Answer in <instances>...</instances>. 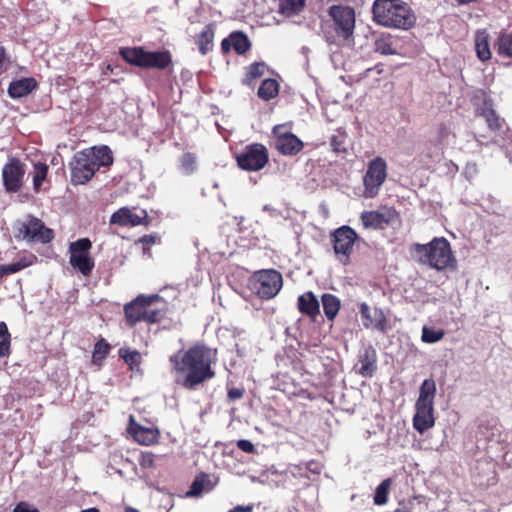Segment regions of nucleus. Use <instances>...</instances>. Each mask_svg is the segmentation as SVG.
<instances>
[{"mask_svg":"<svg viewBox=\"0 0 512 512\" xmlns=\"http://www.w3.org/2000/svg\"><path fill=\"white\" fill-rule=\"evenodd\" d=\"M169 363L175 383L186 390H194L216 375L212 368L211 349L201 343L172 354Z\"/></svg>","mask_w":512,"mask_h":512,"instance_id":"nucleus-1","label":"nucleus"},{"mask_svg":"<svg viewBox=\"0 0 512 512\" xmlns=\"http://www.w3.org/2000/svg\"><path fill=\"white\" fill-rule=\"evenodd\" d=\"M329 19H323L320 30L324 40L329 45H341L353 38L355 29L354 8L335 4L328 8Z\"/></svg>","mask_w":512,"mask_h":512,"instance_id":"nucleus-2","label":"nucleus"},{"mask_svg":"<svg viewBox=\"0 0 512 512\" xmlns=\"http://www.w3.org/2000/svg\"><path fill=\"white\" fill-rule=\"evenodd\" d=\"M112 163V151L106 145L77 152L71 162V182L74 185L85 184L100 167L110 166Z\"/></svg>","mask_w":512,"mask_h":512,"instance_id":"nucleus-3","label":"nucleus"},{"mask_svg":"<svg viewBox=\"0 0 512 512\" xmlns=\"http://www.w3.org/2000/svg\"><path fill=\"white\" fill-rule=\"evenodd\" d=\"M166 313V303L158 294H141L124 306L125 320L129 327H134L139 322L159 323Z\"/></svg>","mask_w":512,"mask_h":512,"instance_id":"nucleus-4","label":"nucleus"},{"mask_svg":"<svg viewBox=\"0 0 512 512\" xmlns=\"http://www.w3.org/2000/svg\"><path fill=\"white\" fill-rule=\"evenodd\" d=\"M374 20L386 27L407 30L415 23V15L402 0H375L372 6Z\"/></svg>","mask_w":512,"mask_h":512,"instance_id":"nucleus-5","label":"nucleus"},{"mask_svg":"<svg viewBox=\"0 0 512 512\" xmlns=\"http://www.w3.org/2000/svg\"><path fill=\"white\" fill-rule=\"evenodd\" d=\"M413 249L420 263L439 271L446 269L455 261L450 243L444 237L434 238L428 244L416 243Z\"/></svg>","mask_w":512,"mask_h":512,"instance_id":"nucleus-6","label":"nucleus"},{"mask_svg":"<svg viewBox=\"0 0 512 512\" xmlns=\"http://www.w3.org/2000/svg\"><path fill=\"white\" fill-rule=\"evenodd\" d=\"M120 56L129 64L143 69L164 70L172 66L170 51H146L143 47H123Z\"/></svg>","mask_w":512,"mask_h":512,"instance_id":"nucleus-7","label":"nucleus"},{"mask_svg":"<svg viewBox=\"0 0 512 512\" xmlns=\"http://www.w3.org/2000/svg\"><path fill=\"white\" fill-rule=\"evenodd\" d=\"M358 240L357 232L348 225H343L331 233L333 251L343 265L350 264L354 244Z\"/></svg>","mask_w":512,"mask_h":512,"instance_id":"nucleus-8","label":"nucleus"},{"mask_svg":"<svg viewBox=\"0 0 512 512\" xmlns=\"http://www.w3.org/2000/svg\"><path fill=\"white\" fill-rule=\"evenodd\" d=\"M92 242L89 238H80L69 245V263L83 276H90L95 263L90 255Z\"/></svg>","mask_w":512,"mask_h":512,"instance_id":"nucleus-9","label":"nucleus"},{"mask_svg":"<svg viewBox=\"0 0 512 512\" xmlns=\"http://www.w3.org/2000/svg\"><path fill=\"white\" fill-rule=\"evenodd\" d=\"M283 285L280 272L274 269L261 270L254 274L252 287L255 293L264 300L274 298Z\"/></svg>","mask_w":512,"mask_h":512,"instance_id":"nucleus-10","label":"nucleus"},{"mask_svg":"<svg viewBox=\"0 0 512 512\" xmlns=\"http://www.w3.org/2000/svg\"><path fill=\"white\" fill-rule=\"evenodd\" d=\"M17 231L19 236L31 242L47 244L54 239L53 230L47 228L42 220L30 214L25 220L17 223Z\"/></svg>","mask_w":512,"mask_h":512,"instance_id":"nucleus-11","label":"nucleus"},{"mask_svg":"<svg viewBox=\"0 0 512 512\" xmlns=\"http://www.w3.org/2000/svg\"><path fill=\"white\" fill-rule=\"evenodd\" d=\"M387 177L386 161L378 156L368 163L367 171L363 177L364 197L374 198L378 195L380 187Z\"/></svg>","mask_w":512,"mask_h":512,"instance_id":"nucleus-12","label":"nucleus"},{"mask_svg":"<svg viewBox=\"0 0 512 512\" xmlns=\"http://www.w3.org/2000/svg\"><path fill=\"white\" fill-rule=\"evenodd\" d=\"M269 161L268 149L261 143L247 145L236 155L237 165L245 171H259Z\"/></svg>","mask_w":512,"mask_h":512,"instance_id":"nucleus-13","label":"nucleus"},{"mask_svg":"<svg viewBox=\"0 0 512 512\" xmlns=\"http://www.w3.org/2000/svg\"><path fill=\"white\" fill-rule=\"evenodd\" d=\"M25 173V164L17 157L10 158L2 169L3 186L6 192H19L23 187Z\"/></svg>","mask_w":512,"mask_h":512,"instance_id":"nucleus-14","label":"nucleus"},{"mask_svg":"<svg viewBox=\"0 0 512 512\" xmlns=\"http://www.w3.org/2000/svg\"><path fill=\"white\" fill-rule=\"evenodd\" d=\"M272 133L275 147L282 155L295 156L303 150V142L292 132L285 131V125L274 126Z\"/></svg>","mask_w":512,"mask_h":512,"instance_id":"nucleus-15","label":"nucleus"},{"mask_svg":"<svg viewBox=\"0 0 512 512\" xmlns=\"http://www.w3.org/2000/svg\"><path fill=\"white\" fill-rule=\"evenodd\" d=\"M398 216L394 208L383 206L378 210L364 211L360 219L366 229L377 230L389 226Z\"/></svg>","mask_w":512,"mask_h":512,"instance_id":"nucleus-16","label":"nucleus"},{"mask_svg":"<svg viewBox=\"0 0 512 512\" xmlns=\"http://www.w3.org/2000/svg\"><path fill=\"white\" fill-rule=\"evenodd\" d=\"M363 326L367 329H374L381 333H386L389 328V321L381 308L375 307L373 310L365 302L359 306Z\"/></svg>","mask_w":512,"mask_h":512,"instance_id":"nucleus-17","label":"nucleus"},{"mask_svg":"<svg viewBox=\"0 0 512 512\" xmlns=\"http://www.w3.org/2000/svg\"><path fill=\"white\" fill-rule=\"evenodd\" d=\"M111 224L119 226H138L148 224V214L146 210H141L140 214L135 213L129 207H122L114 212L110 219Z\"/></svg>","mask_w":512,"mask_h":512,"instance_id":"nucleus-18","label":"nucleus"},{"mask_svg":"<svg viewBox=\"0 0 512 512\" xmlns=\"http://www.w3.org/2000/svg\"><path fill=\"white\" fill-rule=\"evenodd\" d=\"M416 413L413 417V427L419 433H424L435 424L434 405L425 403L415 404Z\"/></svg>","mask_w":512,"mask_h":512,"instance_id":"nucleus-19","label":"nucleus"},{"mask_svg":"<svg viewBox=\"0 0 512 512\" xmlns=\"http://www.w3.org/2000/svg\"><path fill=\"white\" fill-rule=\"evenodd\" d=\"M297 308L301 314L308 316L313 321H316L320 315V304L312 291H307L298 297Z\"/></svg>","mask_w":512,"mask_h":512,"instance_id":"nucleus-20","label":"nucleus"},{"mask_svg":"<svg viewBox=\"0 0 512 512\" xmlns=\"http://www.w3.org/2000/svg\"><path fill=\"white\" fill-rule=\"evenodd\" d=\"M359 374L372 377L377 370V352L373 346H368L359 356Z\"/></svg>","mask_w":512,"mask_h":512,"instance_id":"nucleus-21","label":"nucleus"},{"mask_svg":"<svg viewBox=\"0 0 512 512\" xmlns=\"http://www.w3.org/2000/svg\"><path fill=\"white\" fill-rule=\"evenodd\" d=\"M216 24L209 23L204 26L196 37V44L201 55L205 56L213 50Z\"/></svg>","mask_w":512,"mask_h":512,"instance_id":"nucleus-22","label":"nucleus"},{"mask_svg":"<svg viewBox=\"0 0 512 512\" xmlns=\"http://www.w3.org/2000/svg\"><path fill=\"white\" fill-rule=\"evenodd\" d=\"M36 87L37 82L34 78H22L10 83L8 93L12 98H21L30 94Z\"/></svg>","mask_w":512,"mask_h":512,"instance_id":"nucleus-23","label":"nucleus"},{"mask_svg":"<svg viewBox=\"0 0 512 512\" xmlns=\"http://www.w3.org/2000/svg\"><path fill=\"white\" fill-rule=\"evenodd\" d=\"M306 6V0H279L278 12L285 17L300 14Z\"/></svg>","mask_w":512,"mask_h":512,"instance_id":"nucleus-24","label":"nucleus"},{"mask_svg":"<svg viewBox=\"0 0 512 512\" xmlns=\"http://www.w3.org/2000/svg\"><path fill=\"white\" fill-rule=\"evenodd\" d=\"M324 314L328 320H333L341 307L340 300L331 293H324L321 297Z\"/></svg>","mask_w":512,"mask_h":512,"instance_id":"nucleus-25","label":"nucleus"},{"mask_svg":"<svg viewBox=\"0 0 512 512\" xmlns=\"http://www.w3.org/2000/svg\"><path fill=\"white\" fill-rule=\"evenodd\" d=\"M230 40L232 41V48L239 55H243L251 49V41L243 31L231 32Z\"/></svg>","mask_w":512,"mask_h":512,"instance_id":"nucleus-26","label":"nucleus"},{"mask_svg":"<svg viewBox=\"0 0 512 512\" xmlns=\"http://www.w3.org/2000/svg\"><path fill=\"white\" fill-rule=\"evenodd\" d=\"M436 394V383L433 379H425L419 390V397L416 403L433 404Z\"/></svg>","mask_w":512,"mask_h":512,"instance_id":"nucleus-27","label":"nucleus"},{"mask_svg":"<svg viewBox=\"0 0 512 512\" xmlns=\"http://www.w3.org/2000/svg\"><path fill=\"white\" fill-rule=\"evenodd\" d=\"M279 93V84L275 79L267 78L262 81L258 88L257 95L259 98L269 101L274 99Z\"/></svg>","mask_w":512,"mask_h":512,"instance_id":"nucleus-28","label":"nucleus"},{"mask_svg":"<svg viewBox=\"0 0 512 512\" xmlns=\"http://www.w3.org/2000/svg\"><path fill=\"white\" fill-rule=\"evenodd\" d=\"M292 468L295 470V472H293V475H299L300 477H305L309 479L307 472L319 476L323 470V465L321 462L317 460H310L304 464L293 465Z\"/></svg>","mask_w":512,"mask_h":512,"instance_id":"nucleus-29","label":"nucleus"},{"mask_svg":"<svg viewBox=\"0 0 512 512\" xmlns=\"http://www.w3.org/2000/svg\"><path fill=\"white\" fill-rule=\"evenodd\" d=\"M475 49L477 56L481 61L485 62L491 58L488 35L485 32L477 33L475 39Z\"/></svg>","mask_w":512,"mask_h":512,"instance_id":"nucleus-30","label":"nucleus"},{"mask_svg":"<svg viewBox=\"0 0 512 512\" xmlns=\"http://www.w3.org/2000/svg\"><path fill=\"white\" fill-rule=\"evenodd\" d=\"M131 433L136 441L143 445H150L155 442L156 436L152 429L142 427L138 424H135L130 428Z\"/></svg>","mask_w":512,"mask_h":512,"instance_id":"nucleus-31","label":"nucleus"},{"mask_svg":"<svg viewBox=\"0 0 512 512\" xmlns=\"http://www.w3.org/2000/svg\"><path fill=\"white\" fill-rule=\"evenodd\" d=\"M374 50L376 53L385 56L397 54V50L394 45V40L390 35H383L377 38L374 43Z\"/></svg>","mask_w":512,"mask_h":512,"instance_id":"nucleus-32","label":"nucleus"},{"mask_svg":"<svg viewBox=\"0 0 512 512\" xmlns=\"http://www.w3.org/2000/svg\"><path fill=\"white\" fill-rule=\"evenodd\" d=\"M111 346L110 344L104 339L101 338L98 340L95 345L92 352V362L96 365H102L103 361L106 359L110 352Z\"/></svg>","mask_w":512,"mask_h":512,"instance_id":"nucleus-33","label":"nucleus"},{"mask_svg":"<svg viewBox=\"0 0 512 512\" xmlns=\"http://www.w3.org/2000/svg\"><path fill=\"white\" fill-rule=\"evenodd\" d=\"M265 65L262 62H254L250 64L245 71L242 83L246 86H251L254 81L264 74Z\"/></svg>","mask_w":512,"mask_h":512,"instance_id":"nucleus-34","label":"nucleus"},{"mask_svg":"<svg viewBox=\"0 0 512 512\" xmlns=\"http://www.w3.org/2000/svg\"><path fill=\"white\" fill-rule=\"evenodd\" d=\"M496 46L499 55L512 58V32L500 33Z\"/></svg>","mask_w":512,"mask_h":512,"instance_id":"nucleus-35","label":"nucleus"},{"mask_svg":"<svg viewBox=\"0 0 512 512\" xmlns=\"http://www.w3.org/2000/svg\"><path fill=\"white\" fill-rule=\"evenodd\" d=\"M179 169L185 175L193 174L197 169V157L192 152L184 153L179 159Z\"/></svg>","mask_w":512,"mask_h":512,"instance_id":"nucleus-36","label":"nucleus"},{"mask_svg":"<svg viewBox=\"0 0 512 512\" xmlns=\"http://www.w3.org/2000/svg\"><path fill=\"white\" fill-rule=\"evenodd\" d=\"M30 265H32V261L26 257L21 258L15 263L0 265V279L10 274L17 273Z\"/></svg>","mask_w":512,"mask_h":512,"instance_id":"nucleus-37","label":"nucleus"},{"mask_svg":"<svg viewBox=\"0 0 512 512\" xmlns=\"http://www.w3.org/2000/svg\"><path fill=\"white\" fill-rule=\"evenodd\" d=\"M11 354V334L5 322H0V357Z\"/></svg>","mask_w":512,"mask_h":512,"instance_id":"nucleus-38","label":"nucleus"},{"mask_svg":"<svg viewBox=\"0 0 512 512\" xmlns=\"http://www.w3.org/2000/svg\"><path fill=\"white\" fill-rule=\"evenodd\" d=\"M119 355L131 370L138 368L141 364V354L137 350L131 351L129 349L121 348L119 350Z\"/></svg>","mask_w":512,"mask_h":512,"instance_id":"nucleus-39","label":"nucleus"},{"mask_svg":"<svg viewBox=\"0 0 512 512\" xmlns=\"http://www.w3.org/2000/svg\"><path fill=\"white\" fill-rule=\"evenodd\" d=\"M391 482H392L391 479L387 478V479L383 480L376 488L375 495H374V503L376 505L381 506V505H384L387 503Z\"/></svg>","mask_w":512,"mask_h":512,"instance_id":"nucleus-40","label":"nucleus"},{"mask_svg":"<svg viewBox=\"0 0 512 512\" xmlns=\"http://www.w3.org/2000/svg\"><path fill=\"white\" fill-rule=\"evenodd\" d=\"M49 167L46 163L37 162L34 164L33 187L35 191H39L43 181L46 179Z\"/></svg>","mask_w":512,"mask_h":512,"instance_id":"nucleus-41","label":"nucleus"},{"mask_svg":"<svg viewBox=\"0 0 512 512\" xmlns=\"http://www.w3.org/2000/svg\"><path fill=\"white\" fill-rule=\"evenodd\" d=\"M346 138L347 134L344 130H337V132L330 138V145L332 150L336 153L347 152Z\"/></svg>","mask_w":512,"mask_h":512,"instance_id":"nucleus-42","label":"nucleus"},{"mask_svg":"<svg viewBox=\"0 0 512 512\" xmlns=\"http://www.w3.org/2000/svg\"><path fill=\"white\" fill-rule=\"evenodd\" d=\"M444 335H445L444 330L434 329L432 327H428L425 325L422 328L421 340L424 343L432 344V343H436V342L442 340Z\"/></svg>","mask_w":512,"mask_h":512,"instance_id":"nucleus-43","label":"nucleus"},{"mask_svg":"<svg viewBox=\"0 0 512 512\" xmlns=\"http://www.w3.org/2000/svg\"><path fill=\"white\" fill-rule=\"evenodd\" d=\"M482 116L485 118L490 129L499 130L501 128L499 117L494 109L489 108L484 110Z\"/></svg>","mask_w":512,"mask_h":512,"instance_id":"nucleus-44","label":"nucleus"},{"mask_svg":"<svg viewBox=\"0 0 512 512\" xmlns=\"http://www.w3.org/2000/svg\"><path fill=\"white\" fill-rule=\"evenodd\" d=\"M158 239H159V236L156 233L147 234V235H143L142 237H140L135 243L143 244L142 250L146 254L150 251V246L156 244Z\"/></svg>","mask_w":512,"mask_h":512,"instance_id":"nucleus-45","label":"nucleus"},{"mask_svg":"<svg viewBox=\"0 0 512 512\" xmlns=\"http://www.w3.org/2000/svg\"><path fill=\"white\" fill-rule=\"evenodd\" d=\"M156 455L152 452H142L138 462L142 468L148 469L155 466Z\"/></svg>","mask_w":512,"mask_h":512,"instance_id":"nucleus-46","label":"nucleus"},{"mask_svg":"<svg viewBox=\"0 0 512 512\" xmlns=\"http://www.w3.org/2000/svg\"><path fill=\"white\" fill-rule=\"evenodd\" d=\"M451 134L452 131L450 124L440 123L437 127V144H443Z\"/></svg>","mask_w":512,"mask_h":512,"instance_id":"nucleus-47","label":"nucleus"},{"mask_svg":"<svg viewBox=\"0 0 512 512\" xmlns=\"http://www.w3.org/2000/svg\"><path fill=\"white\" fill-rule=\"evenodd\" d=\"M204 488V481L198 477L194 479L192 484L190 485V489L187 492V495L190 497L199 496Z\"/></svg>","mask_w":512,"mask_h":512,"instance_id":"nucleus-48","label":"nucleus"},{"mask_svg":"<svg viewBox=\"0 0 512 512\" xmlns=\"http://www.w3.org/2000/svg\"><path fill=\"white\" fill-rule=\"evenodd\" d=\"M245 389L243 387H231L227 390V398L229 401H236L243 398Z\"/></svg>","mask_w":512,"mask_h":512,"instance_id":"nucleus-49","label":"nucleus"},{"mask_svg":"<svg viewBox=\"0 0 512 512\" xmlns=\"http://www.w3.org/2000/svg\"><path fill=\"white\" fill-rule=\"evenodd\" d=\"M236 445L241 451H243L245 453L253 454L256 452L255 446L250 440H246V439L238 440Z\"/></svg>","mask_w":512,"mask_h":512,"instance_id":"nucleus-50","label":"nucleus"},{"mask_svg":"<svg viewBox=\"0 0 512 512\" xmlns=\"http://www.w3.org/2000/svg\"><path fill=\"white\" fill-rule=\"evenodd\" d=\"M13 512H40V511L35 507H31L26 502H20L15 506Z\"/></svg>","mask_w":512,"mask_h":512,"instance_id":"nucleus-51","label":"nucleus"},{"mask_svg":"<svg viewBox=\"0 0 512 512\" xmlns=\"http://www.w3.org/2000/svg\"><path fill=\"white\" fill-rule=\"evenodd\" d=\"M232 48V41L230 40V35L227 38H224L221 42V50L224 54L228 53Z\"/></svg>","mask_w":512,"mask_h":512,"instance_id":"nucleus-52","label":"nucleus"},{"mask_svg":"<svg viewBox=\"0 0 512 512\" xmlns=\"http://www.w3.org/2000/svg\"><path fill=\"white\" fill-rule=\"evenodd\" d=\"M228 512H253V506H251V505H248V506L238 505V506L230 509Z\"/></svg>","mask_w":512,"mask_h":512,"instance_id":"nucleus-53","label":"nucleus"},{"mask_svg":"<svg viewBox=\"0 0 512 512\" xmlns=\"http://www.w3.org/2000/svg\"><path fill=\"white\" fill-rule=\"evenodd\" d=\"M5 60V49L0 46V73L3 71V63Z\"/></svg>","mask_w":512,"mask_h":512,"instance_id":"nucleus-54","label":"nucleus"},{"mask_svg":"<svg viewBox=\"0 0 512 512\" xmlns=\"http://www.w3.org/2000/svg\"><path fill=\"white\" fill-rule=\"evenodd\" d=\"M394 512H412V511L408 508H397L394 510Z\"/></svg>","mask_w":512,"mask_h":512,"instance_id":"nucleus-55","label":"nucleus"},{"mask_svg":"<svg viewBox=\"0 0 512 512\" xmlns=\"http://www.w3.org/2000/svg\"><path fill=\"white\" fill-rule=\"evenodd\" d=\"M81 512H99V510L95 507H92V508L82 510Z\"/></svg>","mask_w":512,"mask_h":512,"instance_id":"nucleus-56","label":"nucleus"},{"mask_svg":"<svg viewBox=\"0 0 512 512\" xmlns=\"http://www.w3.org/2000/svg\"><path fill=\"white\" fill-rule=\"evenodd\" d=\"M125 512H139L138 510L134 509V508H127L125 510Z\"/></svg>","mask_w":512,"mask_h":512,"instance_id":"nucleus-57","label":"nucleus"}]
</instances>
